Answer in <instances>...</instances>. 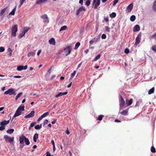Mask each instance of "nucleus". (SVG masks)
Instances as JSON below:
<instances>
[{
    "label": "nucleus",
    "mask_w": 156,
    "mask_h": 156,
    "mask_svg": "<svg viewBox=\"0 0 156 156\" xmlns=\"http://www.w3.org/2000/svg\"><path fill=\"white\" fill-rule=\"evenodd\" d=\"M9 122V120L8 121L5 120L4 121L1 122H0L1 126H0V131H3L5 129V125L8 124Z\"/></svg>",
    "instance_id": "f257e3e1"
},
{
    "label": "nucleus",
    "mask_w": 156,
    "mask_h": 156,
    "mask_svg": "<svg viewBox=\"0 0 156 156\" xmlns=\"http://www.w3.org/2000/svg\"><path fill=\"white\" fill-rule=\"evenodd\" d=\"M18 30L17 26V25H14L11 28L12 35L15 37L16 35V32Z\"/></svg>",
    "instance_id": "f03ea898"
},
{
    "label": "nucleus",
    "mask_w": 156,
    "mask_h": 156,
    "mask_svg": "<svg viewBox=\"0 0 156 156\" xmlns=\"http://www.w3.org/2000/svg\"><path fill=\"white\" fill-rule=\"evenodd\" d=\"M72 46L71 45L67 46L64 48V50L65 52L66 53V55L69 54L71 52L72 49Z\"/></svg>",
    "instance_id": "7ed1b4c3"
},
{
    "label": "nucleus",
    "mask_w": 156,
    "mask_h": 156,
    "mask_svg": "<svg viewBox=\"0 0 156 156\" xmlns=\"http://www.w3.org/2000/svg\"><path fill=\"white\" fill-rule=\"evenodd\" d=\"M4 94H9L10 95H11L13 94L15 95L16 94L15 93L14 90L13 88H10L8 90H7L5 91L4 92Z\"/></svg>",
    "instance_id": "20e7f679"
},
{
    "label": "nucleus",
    "mask_w": 156,
    "mask_h": 156,
    "mask_svg": "<svg viewBox=\"0 0 156 156\" xmlns=\"http://www.w3.org/2000/svg\"><path fill=\"white\" fill-rule=\"evenodd\" d=\"M4 139L6 142L11 143L13 142L14 140V137H10L7 135H5L4 136Z\"/></svg>",
    "instance_id": "39448f33"
},
{
    "label": "nucleus",
    "mask_w": 156,
    "mask_h": 156,
    "mask_svg": "<svg viewBox=\"0 0 156 156\" xmlns=\"http://www.w3.org/2000/svg\"><path fill=\"white\" fill-rule=\"evenodd\" d=\"M119 101L120 103L119 105L121 108H122L124 105L125 104V101L123 99L122 97L120 96L119 99Z\"/></svg>",
    "instance_id": "423d86ee"
},
{
    "label": "nucleus",
    "mask_w": 156,
    "mask_h": 156,
    "mask_svg": "<svg viewBox=\"0 0 156 156\" xmlns=\"http://www.w3.org/2000/svg\"><path fill=\"white\" fill-rule=\"evenodd\" d=\"M100 4V0H94L93 3V5H94V8L96 9L97 7Z\"/></svg>",
    "instance_id": "0eeeda50"
},
{
    "label": "nucleus",
    "mask_w": 156,
    "mask_h": 156,
    "mask_svg": "<svg viewBox=\"0 0 156 156\" xmlns=\"http://www.w3.org/2000/svg\"><path fill=\"white\" fill-rule=\"evenodd\" d=\"M141 38V34H139L136 38V42L135 44V45H137L140 42Z\"/></svg>",
    "instance_id": "6e6552de"
},
{
    "label": "nucleus",
    "mask_w": 156,
    "mask_h": 156,
    "mask_svg": "<svg viewBox=\"0 0 156 156\" xmlns=\"http://www.w3.org/2000/svg\"><path fill=\"white\" fill-rule=\"evenodd\" d=\"M35 112L34 111H32L28 115L25 116L24 118L25 119H28L30 118H32L34 116Z\"/></svg>",
    "instance_id": "1a4fd4ad"
},
{
    "label": "nucleus",
    "mask_w": 156,
    "mask_h": 156,
    "mask_svg": "<svg viewBox=\"0 0 156 156\" xmlns=\"http://www.w3.org/2000/svg\"><path fill=\"white\" fill-rule=\"evenodd\" d=\"M26 137V136L23 135H22L19 137V140L20 144H24V141Z\"/></svg>",
    "instance_id": "9d476101"
},
{
    "label": "nucleus",
    "mask_w": 156,
    "mask_h": 156,
    "mask_svg": "<svg viewBox=\"0 0 156 156\" xmlns=\"http://www.w3.org/2000/svg\"><path fill=\"white\" fill-rule=\"evenodd\" d=\"M27 65L25 66H19L17 67V69L18 71H21L23 69L26 70L27 69Z\"/></svg>",
    "instance_id": "9b49d317"
},
{
    "label": "nucleus",
    "mask_w": 156,
    "mask_h": 156,
    "mask_svg": "<svg viewBox=\"0 0 156 156\" xmlns=\"http://www.w3.org/2000/svg\"><path fill=\"white\" fill-rule=\"evenodd\" d=\"M133 4L132 3H131L129 5H128L126 8V11L127 12H130L133 9Z\"/></svg>",
    "instance_id": "f8f14e48"
},
{
    "label": "nucleus",
    "mask_w": 156,
    "mask_h": 156,
    "mask_svg": "<svg viewBox=\"0 0 156 156\" xmlns=\"http://www.w3.org/2000/svg\"><path fill=\"white\" fill-rule=\"evenodd\" d=\"M22 113L21 112L19 111L18 109H17L13 117V119L17 116H18L20 115Z\"/></svg>",
    "instance_id": "ddd939ff"
},
{
    "label": "nucleus",
    "mask_w": 156,
    "mask_h": 156,
    "mask_svg": "<svg viewBox=\"0 0 156 156\" xmlns=\"http://www.w3.org/2000/svg\"><path fill=\"white\" fill-rule=\"evenodd\" d=\"M41 17L44 20L43 22L44 23H46L48 19L47 15L46 14H45L44 15L42 16Z\"/></svg>",
    "instance_id": "4468645a"
},
{
    "label": "nucleus",
    "mask_w": 156,
    "mask_h": 156,
    "mask_svg": "<svg viewBox=\"0 0 156 156\" xmlns=\"http://www.w3.org/2000/svg\"><path fill=\"white\" fill-rule=\"evenodd\" d=\"M67 94V92H60L58 93V94L56 95L55 97L56 98H58L59 97L62 96L64 95H66Z\"/></svg>",
    "instance_id": "2eb2a0df"
},
{
    "label": "nucleus",
    "mask_w": 156,
    "mask_h": 156,
    "mask_svg": "<svg viewBox=\"0 0 156 156\" xmlns=\"http://www.w3.org/2000/svg\"><path fill=\"white\" fill-rule=\"evenodd\" d=\"M49 42L50 44H52L54 45L55 44V39L53 38H51L50 40H49Z\"/></svg>",
    "instance_id": "dca6fc26"
},
{
    "label": "nucleus",
    "mask_w": 156,
    "mask_h": 156,
    "mask_svg": "<svg viewBox=\"0 0 156 156\" xmlns=\"http://www.w3.org/2000/svg\"><path fill=\"white\" fill-rule=\"evenodd\" d=\"M47 0H37L36 2V3L38 5H40L46 2Z\"/></svg>",
    "instance_id": "f3484780"
},
{
    "label": "nucleus",
    "mask_w": 156,
    "mask_h": 156,
    "mask_svg": "<svg viewBox=\"0 0 156 156\" xmlns=\"http://www.w3.org/2000/svg\"><path fill=\"white\" fill-rule=\"evenodd\" d=\"M140 30V27L139 25H136L134 27L133 30L134 31H138Z\"/></svg>",
    "instance_id": "a211bd4d"
},
{
    "label": "nucleus",
    "mask_w": 156,
    "mask_h": 156,
    "mask_svg": "<svg viewBox=\"0 0 156 156\" xmlns=\"http://www.w3.org/2000/svg\"><path fill=\"white\" fill-rule=\"evenodd\" d=\"M133 102L132 99H130L129 100H126V104L128 106L130 105Z\"/></svg>",
    "instance_id": "6ab92c4d"
},
{
    "label": "nucleus",
    "mask_w": 156,
    "mask_h": 156,
    "mask_svg": "<svg viewBox=\"0 0 156 156\" xmlns=\"http://www.w3.org/2000/svg\"><path fill=\"white\" fill-rule=\"evenodd\" d=\"M38 138V134L36 133L35 134L33 137V140L34 142H36L37 141V139Z\"/></svg>",
    "instance_id": "aec40b11"
},
{
    "label": "nucleus",
    "mask_w": 156,
    "mask_h": 156,
    "mask_svg": "<svg viewBox=\"0 0 156 156\" xmlns=\"http://www.w3.org/2000/svg\"><path fill=\"white\" fill-rule=\"evenodd\" d=\"M152 9L155 12H156V0H155L152 5Z\"/></svg>",
    "instance_id": "412c9836"
},
{
    "label": "nucleus",
    "mask_w": 156,
    "mask_h": 156,
    "mask_svg": "<svg viewBox=\"0 0 156 156\" xmlns=\"http://www.w3.org/2000/svg\"><path fill=\"white\" fill-rule=\"evenodd\" d=\"M24 106H20L18 107V108H17V109H18L19 111L22 112V111H23L24 110Z\"/></svg>",
    "instance_id": "4be33fe9"
},
{
    "label": "nucleus",
    "mask_w": 156,
    "mask_h": 156,
    "mask_svg": "<svg viewBox=\"0 0 156 156\" xmlns=\"http://www.w3.org/2000/svg\"><path fill=\"white\" fill-rule=\"evenodd\" d=\"M17 6H16L14 9L11 11V12L9 13V15H14L15 13V12L16 11Z\"/></svg>",
    "instance_id": "5701e85b"
},
{
    "label": "nucleus",
    "mask_w": 156,
    "mask_h": 156,
    "mask_svg": "<svg viewBox=\"0 0 156 156\" xmlns=\"http://www.w3.org/2000/svg\"><path fill=\"white\" fill-rule=\"evenodd\" d=\"M14 131V130L13 129H9L7 130L6 132L8 133L12 134L13 133Z\"/></svg>",
    "instance_id": "b1692460"
},
{
    "label": "nucleus",
    "mask_w": 156,
    "mask_h": 156,
    "mask_svg": "<svg viewBox=\"0 0 156 156\" xmlns=\"http://www.w3.org/2000/svg\"><path fill=\"white\" fill-rule=\"evenodd\" d=\"M154 87H152V88H151V89H150L149 90V91L148 92V94H153L154 92Z\"/></svg>",
    "instance_id": "393cba45"
},
{
    "label": "nucleus",
    "mask_w": 156,
    "mask_h": 156,
    "mask_svg": "<svg viewBox=\"0 0 156 156\" xmlns=\"http://www.w3.org/2000/svg\"><path fill=\"white\" fill-rule=\"evenodd\" d=\"M42 127V125L41 124H40V125H36L34 128L36 129H40Z\"/></svg>",
    "instance_id": "a878e982"
},
{
    "label": "nucleus",
    "mask_w": 156,
    "mask_h": 156,
    "mask_svg": "<svg viewBox=\"0 0 156 156\" xmlns=\"http://www.w3.org/2000/svg\"><path fill=\"white\" fill-rule=\"evenodd\" d=\"M25 34L26 33L23 32V31H22L19 35V38H22L23 36L25 35Z\"/></svg>",
    "instance_id": "bb28decb"
},
{
    "label": "nucleus",
    "mask_w": 156,
    "mask_h": 156,
    "mask_svg": "<svg viewBox=\"0 0 156 156\" xmlns=\"http://www.w3.org/2000/svg\"><path fill=\"white\" fill-rule=\"evenodd\" d=\"M24 142L27 145H29L30 144V142L28 139L26 137L24 140Z\"/></svg>",
    "instance_id": "cd10ccee"
},
{
    "label": "nucleus",
    "mask_w": 156,
    "mask_h": 156,
    "mask_svg": "<svg viewBox=\"0 0 156 156\" xmlns=\"http://www.w3.org/2000/svg\"><path fill=\"white\" fill-rule=\"evenodd\" d=\"M67 28V27L66 26H64L62 27L60 29L59 31H61L62 30H66Z\"/></svg>",
    "instance_id": "c85d7f7f"
},
{
    "label": "nucleus",
    "mask_w": 156,
    "mask_h": 156,
    "mask_svg": "<svg viewBox=\"0 0 156 156\" xmlns=\"http://www.w3.org/2000/svg\"><path fill=\"white\" fill-rule=\"evenodd\" d=\"M8 55L11 56L12 55V50H11V48H9L8 49Z\"/></svg>",
    "instance_id": "c756f323"
},
{
    "label": "nucleus",
    "mask_w": 156,
    "mask_h": 156,
    "mask_svg": "<svg viewBox=\"0 0 156 156\" xmlns=\"http://www.w3.org/2000/svg\"><path fill=\"white\" fill-rule=\"evenodd\" d=\"M116 16V14L115 12H113L111 14H110V16L111 18H115Z\"/></svg>",
    "instance_id": "7c9ffc66"
},
{
    "label": "nucleus",
    "mask_w": 156,
    "mask_h": 156,
    "mask_svg": "<svg viewBox=\"0 0 156 156\" xmlns=\"http://www.w3.org/2000/svg\"><path fill=\"white\" fill-rule=\"evenodd\" d=\"M7 7H6L1 10L0 13L1 15H2L6 11V10H7Z\"/></svg>",
    "instance_id": "2f4dec72"
},
{
    "label": "nucleus",
    "mask_w": 156,
    "mask_h": 156,
    "mask_svg": "<svg viewBox=\"0 0 156 156\" xmlns=\"http://www.w3.org/2000/svg\"><path fill=\"white\" fill-rule=\"evenodd\" d=\"M128 112L127 110H124L123 111L120 112V114L123 115H126L127 114Z\"/></svg>",
    "instance_id": "473e14b6"
},
{
    "label": "nucleus",
    "mask_w": 156,
    "mask_h": 156,
    "mask_svg": "<svg viewBox=\"0 0 156 156\" xmlns=\"http://www.w3.org/2000/svg\"><path fill=\"white\" fill-rule=\"evenodd\" d=\"M30 29V27H24L23 30V31L26 33Z\"/></svg>",
    "instance_id": "72a5a7b5"
},
{
    "label": "nucleus",
    "mask_w": 156,
    "mask_h": 156,
    "mask_svg": "<svg viewBox=\"0 0 156 156\" xmlns=\"http://www.w3.org/2000/svg\"><path fill=\"white\" fill-rule=\"evenodd\" d=\"M23 93L22 92L20 93H19L16 96L15 99L16 100H17V99L20 98V96L23 94Z\"/></svg>",
    "instance_id": "f704fd0d"
},
{
    "label": "nucleus",
    "mask_w": 156,
    "mask_h": 156,
    "mask_svg": "<svg viewBox=\"0 0 156 156\" xmlns=\"http://www.w3.org/2000/svg\"><path fill=\"white\" fill-rule=\"evenodd\" d=\"M80 45V43L79 42H77L75 46V49H77Z\"/></svg>",
    "instance_id": "c9c22d12"
},
{
    "label": "nucleus",
    "mask_w": 156,
    "mask_h": 156,
    "mask_svg": "<svg viewBox=\"0 0 156 156\" xmlns=\"http://www.w3.org/2000/svg\"><path fill=\"white\" fill-rule=\"evenodd\" d=\"M136 19V16L134 15L132 16L130 18V20L132 21H134Z\"/></svg>",
    "instance_id": "e433bc0d"
},
{
    "label": "nucleus",
    "mask_w": 156,
    "mask_h": 156,
    "mask_svg": "<svg viewBox=\"0 0 156 156\" xmlns=\"http://www.w3.org/2000/svg\"><path fill=\"white\" fill-rule=\"evenodd\" d=\"M151 151L152 152L154 153L156 152V151L155 148L154 146L151 147Z\"/></svg>",
    "instance_id": "4c0bfd02"
},
{
    "label": "nucleus",
    "mask_w": 156,
    "mask_h": 156,
    "mask_svg": "<svg viewBox=\"0 0 156 156\" xmlns=\"http://www.w3.org/2000/svg\"><path fill=\"white\" fill-rule=\"evenodd\" d=\"M101 56V54H100L98 55L94 58V61H96L98 59L100 58Z\"/></svg>",
    "instance_id": "58836bf2"
},
{
    "label": "nucleus",
    "mask_w": 156,
    "mask_h": 156,
    "mask_svg": "<svg viewBox=\"0 0 156 156\" xmlns=\"http://www.w3.org/2000/svg\"><path fill=\"white\" fill-rule=\"evenodd\" d=\"M91 1L90 0H88L87 1L85 2V4L87 6H89L90 4Z\"/></svg>",
    "instance_id": "ea45409f"
},
{
    "label": "nucleus",
    "mask_w": 156,
    "mask_h": 156,
    "mask_svg": "<svg viewBox=\"0 0 156 156\" xmlns=\"http://www.w3.org/2000/svg\"><path fill=\"white\" fill-rule=\"evenodd\" d=\"M104 117V116L103 115H100L98 116L97 120L99 121H101L102 120L103 117Z\"/></svg>",
    "instance_id": "a19ab883"
},
{
    "label": "nucleus",
    "mask_w": 156,
    "mask_h": 156,
    "mask_svg": "<svg viewBox=\"0 0 156 156\" xmlns=\"http://www.w3.org/2000/svg\"><path fill=\"white\" fill-rule=\"evenodd\" d=\"M151 38L156 39V32L154 33L151 37Z\"/></svg>",
    "instance_id": "79ce46f5"
},
{
    "label": "nucleus",
    "mask_w": 156,
    "mask_h": 156,
    "mask_svg": "<svg viewBox=\"0 0 156 156\" xmlns=\"http://www.w3.org/2000/svg\"><path fill=\"white\" fill-rule=\"evenodd\" d=\"M34 55V53L33 52L31 51L28 53L27 56L29 57L31 56H33Z\"/></svg>",
    "instance_id": "37998d69"
},
{
    "label": "nucleus",
    "mask_w": 156,
    "mask_h": 156,
    "mask_svg": "<svg viewBox=\"0 0 156 156\" xmlns=\"http://www.w3.org/2000/svg\"><path fill=\"white\" fill-rule=\"evenodd\" d=\"M76 73V71L75 70L73 72V73L71 74V78H72L74 77V76L75 75Z\"/></svg>",
    "instance_id": "c03bdc74"
},
{
    "label": "nucleus",
    "mask_w": 156,
    "mask_h": 156,
    "mask_svg": "<svg viewBox=\"0 0 156 156\" xmlns=\"http://www.w3.org/2000/svg\"><path fill=\"white\" fill-rule=\"evenodd\" d=\"M26 0H20V5L19 6L20 7L23 4L24 2L26 1Z\"/></svg>",
    "instance_id": "a18cd8bd"
},
{
    "label": "nucleus",
    "mask_w": 156,
    "mask_h": 156,
    "mask_svg": "<svg viewBox=\"0 0 156 156\" xmlns=\"http://www.w3.org/2000/svg\"><path fill=\"white\" fill-rule=\"evenodd\" d=\"M5 50V48L3 47H0V52H2L4 51Z\"/></svg>",
    "instance_id": "49530a36"
},
{
    "label": "nucleus",
    "mask_w": 156,
    "mask_h": 156,
    "mask_svg": "<svg viewBox=\"0 0 156 156\" xmlns=\"http://www.w3.org/2000/svg\"><path fill=\"white\" fill-rule=\"evenodd\" d=\"M49 115V113L48 112H45L44 113L43 115H42L44 117H46L47 116H48Z\"/></svg>",
    "instance_id": "de8ad7c7"
},
{
    "label": "nucleus",
    "mask_w": 156,
    "mask_h": 156,
    "mask_svg": "<svg viewBox=\"0 0 156 156\" xmlns=\"http://www.w3.org/2000/svg\"><path fill=\"white\" fill-rule=\"evenodd\" d=\"M44 117L43 116V115H41L37 119V122H39Z\"/></svg>",
    "instance_id": "09e8293b"
},
{
    "label": "nucleus",
    "mask_w": 156,
    "mask_h": 156,
    "mask_svg": "<svg viewBox=\"0 0 156 156\" xmlns=\"http://www.w3.org/2000/svg\"><path fill=\"white\" fill-rule=\"evenodd\" d=\"M105 30L106 31L109 32L110 31V28L108 26L105 27Z\"/></svg>",
    "instance_id": "8fccbe9b"
},
{
    "label": "nucleus",
    "mask_w": 156,
    "mask_h": 156,
    "mask_svg": "<svg viewBox=\"0 0 156 156\" xmlns=\"http://www.w3.org/2000/svg\"><path fill=\"white\" fill-rule=\"evenodd\" d=\"M48 122V121L47 119H46L43 122V126H44L45 124H47Z\"/></svg>",
    "instance_id": "3c124183"
},
{
    "label": "nucleus",
    "mask_w": 156,
    "mask_h": 156,
    "mask_svg": "<svg viewBox=\"0 0 156 156\" xmlns=\"http://www.w3.org/2000/svg\"><path fill=\"white\" fill-rule=\"evenodd\" d=\"M36 122H32L30 125V127H33L34 125L36 124Z\"/></svg>",
    "instance_id": "603ef678"
},
{
    "label": "nucleus",
    "mask_w": 156,
    "mask_h": 156,
    "mask_svg": "<svg viewBox=\"0 0 156 156\" xmlns=\"http://www.w3.org/2000/svg\"><path fill=\"white\" fill-rule=\"evenodd\" d=\"M124 52L126 54H128L129 52V50L127 48H126L124 50Z\"/></svg>",
    "instance_id": "864d4df0"
},
{
    "label": "nucleus",
    "mask_w": 156,
    "mask_h": 156,
    "mask_svg": "<svg viewBox=\"0 0 156 156\" xmlns=\"http://www.w3.org/2000/svg\"><path fill=\"white\" fill-rule=\"evenodd\" d=\"M81 11V10L79 8V9L77 10L76 12V15L78 16L79 15Z\"/></svg>",
    "instance_id": "5fc2aeb1"
},
{
    "label": "nucleus",
    "mask_w": 156,
    "mask_h": 156,
    "mask_svg": "<svg viewBox=\"0 0 156 156\" xmlns=\"http://www.w3.org/2000/svg\"><path fill=\"white\" fill-rule=\"evenodd\" d=\"M106 36L105 34H103L101 36V38L102 39H105L106 38Z\"/></svg>",
    "instance_id": "6e6d98bb"
},
{
    "label": "nucleus",
    "mask_w": 156,
    "mask_h": 156,
    "mask_svg": "<svg viewBox=\"0 0 156 156\" xmlns=\"http://www.w3.org/2000/svg\"><path fill=\"white\" fill-rule=\"evenodd\" d=\"M80 9L81 10V11H85L86 10V9L83 6H81L80 7Z\"/></svg>",
    "instance_id": "4d7b16f0"
},
{
    "label": "nucleus",
    "mask_w": 156,
    "mask_h": 156,
    "mask_svg": "<svg viewBox=\"0 0 156 156\" xmlns=\"http://www.w3.org/2000/svg\"><path fill=\"white\" fill-rule=\"evenodd\" d=\"M119 0H114L113 1V5L115 6L116 4L118 2Z\"/></svg>",
    "instance_id": "13d9d810"
},
{
    "label": "nucleus",
    "mask_w": 156,
    "mask_h": 156,
    "mask_svg": "<svg viewBox=\"0 0 156 156\" xmlns=\"http://www.w3.org/2000/svg\"><path fill=\"white\" fill-rule=\"evenodd\" d=\"M57 119H54V121H52L51 122V123L52 124H54L56 122V121H57Z\"/></svg>",
    "instance_id": "bf43d9fd"
},
{
    "label": "nucleus",
    "mask_w": 156,
    "mask_h": 156,
    "mask_svg": "<svg viewBox=\"0 0 156 156\" xmlns=\"http://www.w3.org/2000/svg\"><path fill=\"white\" fill-rule=\"evenodd\" d=\"M104 20L106 22H108V17H107L104 18Z\"/></svg>",
    "instance_id": "052dcab7"
},
{
    "label": "nucleus",
    "mask_w": 156,
    "mask_h": 156,
    "mask_svg": "<svg viewBox=\"0 0 156 156\" xmlns=\"http://www.w3.org/2000/svg\"><path fill=\"white\" fill-rule=\"evenodd\" d=\"M51 143L53 146H55V144L54 141L53 140H52L51 141Z\"/></svg>",
    "instance_id": "680f3d73"
},
{
    "label": "nucleus",
    "mask_w": 156,
    "mask_h": 156,
    "mask_svg": "<svg viewBox=\"0 0 156 156\" xmlns=\"http://www.w3.org/2000/svg\"><path fill=\"white\" fill-rule=\"evenodd\" d=\"M52 155H51L50 153L49 152H47V154L46 156H51Z\"/></svg>",
    "instance_id": "e2e57ef3"
},
{
    "label": "nucleus",
    "mask_w": 156,
    "mask_h": 156,
    "mask_svg": "<svg viewBox=\"0 0 156 156\" xmlns=\"http://www.w3.org/2000/svg\"><path fill=\"white\" fill-rule=\"evenodd\" d=\"M83 0H80L79 1V2L80 4H81V5H83Z\"/></svg>",
    "instance_id": "0e129e2a"
},
{
    "label": "nucleus",
    "mask_w": 156,
    "mask_h": 156,
    "mask_svg": "<svg viewBox=\"0 0 156 156\" xmlns=\"http://www.w3.org/2000/svg\"><path fill=\"white\" fill-rule=\"evenodd\" d=\"M41 50H39L38 51V52L37 53V55H39L40 54V53L41 52Z\"/></svg>",
    "instance_id": "69168bd1"
},
{
    "label": "nucleus",
    "mask_w": 156,
    "mask_h": 156,
    "mask_svg": "<svg viewBox=\"0 0 156 156\" xmlns=\"http://www.w3.org/2000/svg\"><path fill=\"white\" fill-rule=\"evenodd\" d=\"M14 77L15 78H20L21 77V76H14Z\"/></svg>",
    "instance_id": "338daca9"
},
{
    "label": "nucleus",
    "mask_w": 156,
    "mask_h": 156,
    "mask_svg": "<svg viewBox=\"0 0 156 156\" xmlns=\"http://www.w3.org/2000/svg\"><path fill=\"white\" fill-rule=\"evenodd\" d=\"M66 133L67 134H69L70 133V132L67 129L66 131Z\"/></svg>",
    "instance_id": "774afa93"
}]
</instances>
